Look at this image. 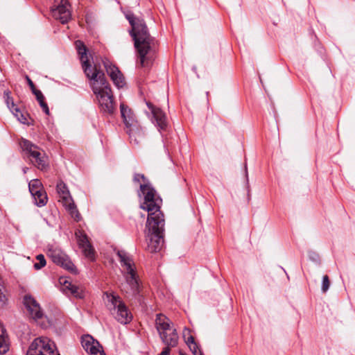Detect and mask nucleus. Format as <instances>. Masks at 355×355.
Returning a JSON list of instances; mask_svg holds the SVG:
<instances>
[{
	"mask_svg": "<svg viewBox=\"0 0 355 355\" xmlns=\"http://www.w3.org/2000/svg\"><path fill=\"white\" fill-rule=\"evenodd\" d=\"M76 46L80 55L83 71L89 80L90 86L96 96L101 111L105 114H113L114 111L113 95L109 83L105 80L104 73L98 69L96 65L92 67L87 53V47L81 41H76Z\"/></svg>",
	"mask_w": 355,
	"mask_h": 355,
	"instance_id": "nucleus-1",
	"label": "nucleus"
},
{
	"mask_svg": "<svg viewBox=\"0 0 355 355\" xmlns=\"http://www.w3.org/2000/svg\"><path fill=\"white\" fill-rule=\"evenodd\" d=\"M125 17L131 25L130 35L135 41L141 66H148L154 60L156 53V40L153 37L143 19L136 17L132 13L125 14Z\"/></svg>",
	"mask_w": 355,
	"mask_h": 355,
	"instance_id": "nucleus-2",
	"label": "nucleus"
},
{
	"mask_svg": "<svg viewBox=\"0 0 355 355\" xmlns=\"http://www.w3.org/2000/svg\"><path fill=\"white\" fill-rule=\"evenodd\" d=\"M116 254L119 258L122 267L124 268V275L127 288L123 290L128 295L135 297L139 304L143 303V295L141 293V286L139 277L136 272L132 260L124 250H118Z\"/></svg>",
	"mask_w": 355,
	"mask_h": 355,
	"instance_id": "nucleus-3",
	"label": "nucleus"
},
{
	"mask_svg": "<svg viewBox=\"0 0 355 355\" xmlns=\"http://www.w3.org/2000/svg\"><path fill=\"white\" fill-rule=\"evenodd\" d=\"M164 218H155L150 217L147 218L146 227L148 250L150 252H157L162 250L164 245Z\"/></svg>",
	"mask_w": 355,
	"mask_h": 355,
	"instance_id": "nucleus-4",
	"label": "nucleus"
},
{
	"mask_svg": "<svg viewBox=\"0 0 355 355\" xmlns=\"http://www.w3.org/2000/svg\"><path fill=\"white\" fill-rule=\"evenodd\" d=\"M140 191L144 196V201L141 204L140 207L148 211L147 218L150 217L154 219L159 218V217L164 218L160 210L162 200L160 197L157 196L156 191L150 182L141 184Z\"/></svg>",
	"mask_w": 355,
	"mask_h": 355,
	"instance_id": "nucleus-5",
	"label": "nucleus"
},
{
	"mask_svg": "<svg viewBox=\"0 0 355 355\" xmlns=\"http://www.w3.org/2000/svg\"><path fill=\"white\" fill-rule=\"evenodd\" d=\"M108 301L112 307L110 310L114 315L115 319L121 324H126L132 321V315L120 297L114 295H108Z\"/></svg>",
	"mask_w": 355,
	"mask_h": 355,
	"instance_id": "nucleus-6",
	"label": "nucleus"
},
{
	"mask_svg": "<svg viewBox=\"0 0 355 355\" xmlns=\"http://www.w3.org/2000/svg\"><path fill=\"white\" fill-rule=\"evenodd\" d=\"M26 355H60L55 344L46 337L34 339Z\"/></svg>",
	"mask_w": 355,
	"mask_h": 355,
	"instance_id": "nucleus-7",
	"label": "nucleus"
},
{
	"mask_svg": "<svg viewBox=\"0 0 355 355\" xmlns=\"http://www.w3.org/2000/svg\"><path fill=\"white\" fill-rule=\"evenodd\" d=\"M51 13L52 16L62 24L67 23L71 15L68 0H54Z\"/></svg>",
	"mask_w": 355,
	"mask_h": 355,
	"instance_id": "nucleus-8",
	"label": "nucleus"
},
{
	"mask_svg": "<svg viewBox=\"0 0 355 355\" xmlns=\"http://www.w3.org/2000/svg\"><path fill=\"white\" fill-rule=\"evenodd\" d=\"M49 256L53 263L62 268L69 270L71 273L76 274L77 269L73 262L62 250L60 249H54L49 251Z\"/></svg>",
	"mask_w": 355,
	"mask_h": 355,
	"instance_id": "nucleus-9",
	"label": "nucleus"
},
{
	"mask_svg": "<svg viewBox=\"0 0 355 355\" xmlns=\"http://www.w3.org/2000/svg\"><path fill=\"white\" fill-rule=\"evenodd\" d=\"M24 304L29 316L34 320L38 321L43 318L44 313L39 303L31 295L24 296Z\"/></svg>",
	"mask_w": 355,
	"mask_h": 355,
	"instance_id": "nucleus-10",
	"label": "nucleus"
},
{
	"mask_svg": "<svg viewBox=\"0 0 355 355\" xmlns=\"http://www.w3.org/2000/svg\"><path fill=\"white\" fill-rule=\"evenodd\" d=\"M79 248L82 249L85 256L92 261L94 260V250L90 244L87 236L78 230L75 234Z\"/></svg>",
	"mask_w": 355,
	"mask_h": 355,
	"instance_id": "nucleus-11",
	"label": "nucleus"
},
{
	"mask_svg": "<svg viewBox=\"0 0 355 355\" xmlns=\"http://www.w3.org/2000/svg\"><path fill=\"white\" fill-rule=\"evenodd\" d=\"M104 66L115 86L118 88H122L125 85V81L119 69L114 65L110 64L108 61L104 62Z\"/></svg>",
	"mask_w": 355,
	"mask_h": 355,
	"instance_id": "nucleus-12",
	"label": "nucleus"
},
{
	"mask_svg": "<svg viewBox=\"0 0 355 355\" xmlns=\"http://www.w3.org/2000/svg\"><path fill=\"white\" fill-rule=\"evenodd\" d=\"M146 105L152 113L153 123H155L159 130H165L167 127V121L165 114L158 107H155L151 103L146 102Z\"/></svg>",
	"mask_w": 355,
	"mask_h": 355,
	"instance_id": "nucleus-13",
	"label": "nucleus"
},
{
	"mask_svg": "<svg viewBox=\"0 0 355 355\" xmlns=\"http://www.w3.org/2000/svg\"><path fill=\"white\" fill-rule=\"evenodd\" d=\"M172 322L165 315L162 313H157L155 318V328L158 332L159 336L164 334L166 332L174 329L172 327Z\"/></svg>",
	"mask_w": 355,
	"mask_h": 355,
	"instance_id": "nucleus-14",
	"label": "nucleus"
},
{
	"mask_svg": "<svg viewBox=\"0 0 355 355\" xmlns=\"http://www.w3.org/2000/svg\"><path fill=\"white\" fill-rule=\"evenodd\" d=\"M60 283L63 286V289L66 292H69L73 297L78 299H83L86 296V291L82 286L73 284L71 282L64 279L61 281Z\"/></svg>",
	"mask_w": 355,
	"mask_h": 355,
	"instance_id": "nucleus-15",
	"label": "nucleus"
},
{
	"mask_svg": "<svg viewBox=\"0 0 355 355\" xmlns=\"http://www.w3.org/2000/svg\"><path fill=\"white\" fill-rule=\"evenodd\" d=\"M126 132L129 135L130 142H134L136 144H138L144 137V130L139 123H134V125L130 127H126Z\"/></svg>",
	"mask_w": 355,
	"mask_h": 355,
	"instance_id": "nucleus-16",
	"label": "nucleus"
},
{
	"mask_svg": "<svg viewBox=\"0 0 355 355\" xmlns=\"http://www.w3.org/2000/svg\"><path fill=\"white\" fill-rule=\"evenodd\" d=\"M162 343L166 347L174 348L178 346L179 343V336L176 329L166 332L159 336Z\"/></svg>",
	"mask_w": 355,
	"mask_h": 355,
	"instance_id": "nucleus-17",
	"label": "nucleus"
},
{
	"mask_svg": "<svg viewBox=\"0 0 355 355\" xmlns=\"http://www.w3.org/2000/svg\"><path fill=\"white\" fill-rule=\"evenodd\" d=\"M120 109L121 117L123 118L125 128L130 127L134 125V123H138L135 119L134 113L128 106L125 105L123 103H121Z\"/></svg>",
	"mask_w": 355,
	"mask_h": 355,
	"instance_id": "nucleus-18",
	"label": "nucleus"
},
{
	"mask_svg": "<svg viewBox=\"0 0 355 355\" xmlns=\"http://www.w3.org/2000/svg\"><path fill=\"white\" fill-rule=\"evenodd\" d=\"M19 145L23 152L28 155H41L38 147L28 139L22 138L19 141Z\"/></svg>",
	"mask_w": 355,
	"mask_h": 355,
	"instance_id": "nucleus-19",
	"label": "nucleus"
},
{
	"mask_svg": "<svg viewBox=\"0 0 355 355\" xmlns=\"http://www.w3.org/2000/svg\"><path fill=\"white\" fill-rule=\"evenodd\" d=\"M56 188L58 193L62 198V200L64 202L65 204L68 203L70 200H71V198L68 187L62 180H60L57 183Z\"/></svg>",
	"mask_w": 355,
	"mask_h": 355,
	"instance_id": "nucleus-20",
	"label": "nucleus"
},
{
	"mask_svg": "<svg viewBox=\"0 0 355 355\" xmlns=\"http://www.w3.org/2000/svg\"><path fill=\"white\" fill-rule=\"evenodd\" d=\"M48 157H32L31 162L42 171H46L49 167Z\"/></svg>",
	"mask_w": 355,
	"mask_h": 355,
	"instance_id": "nucleus-21",
	"label": "nucleus"
},
{
	"mask_svg": "<svg viewBox=\"0 0 355 355\" xmlns=\"http://www.w3.org/2000/svg\"><path fill=\"white\" fill-rule=\"evenodd\" d=\"M35 200V203L37 207H43L46 205L48 197L44 189L39 190L36 194H32Z\"/></svg>",
	"mask_w": 355,
	"mask_h": 355,
	"instance_id": "nucleus-22",
	"label": "nucleus"
},
{
	"mask_svg": "<svg viewBox=\"0 0 355 355\" xmlns=\"http://www.w3.org/2000/svg\"><path fill=\"white\" fill-rule=\"evenodd\" d=\"M186 343L193 355H203L193 336L188 337Z\"/></svg>",
	"mask_w": 355,
	"mask_h": 355,
	"instance_id": "nucleus-23",
	"label": "nucleus"
},
{
	"mask_svg": "<svg viewBox=\"0 0 355 355\" xmlns=\"http://www.w3.org/2000/svg\"><path fill=\"white\" fill-rule=\"evenodd\" d=\"M43 189L41 182L37 180H33L28 183V189L30 193L32 194H36L38 191Z\"/></svg>",
	"mask_w": 355,
	"mask_h": 355,
	"instance_id": "nucleus-24",
	"label": "nucleus"
},
{
	"mask_svg": "<svg viewBox=\"0 0 355 355\" xmlns=\"http://www.w3.org/2000/svg\"><path fill=\"white\" fill-rule=\"evenodd\" d=\"M81 344L84 349L87 351L92 345H98V342L91 336L87 335L82 337Z\"/></svg>",
	"mask_w": 355,
	"mask_h": 355,
	"instance_id": "nucleus-25",
	"label": "nucleus"
},
{
	"mask_svg": "<svg viewBox=\"0 0 355 355\" xmlns=\"http://www.w3.org/2000/svg\"><path fill=\"white\" fill-rule=\"evenodd\" d=\"M3 98L5 102L8 106V107L10 110V111L14 113L15 108L17 107L14 103V101L12 97L10 96V92L9 90H6L3 92Z\"/></svg>",
	"mask_w": 355,
	"mask_h": 355,
	"instance_id": "nucleus-26",
	"label": "nucleus"
},
{
	"mask_svg": "<svg viewBox=\"0 0 355 355\" xmlns=\"http://www.w3.org/2000/svg\"><path fill=\"white\" fill-rule=\"evenodd\" d=\"M67 209L69 211V213H70L71 217L73 218L76 221L80 220V219H81L80 214L78 210L77 209L76 206L73 202H69V205H67Z\"/></svg>",
	"mask_w": 355,
	"mask_h": 355,
	"instance_id": "nucleus-27",
	"label": "nucleus"
},
{
	"mask_svg": "<svg viewBox=\"0 0 355 355\" xmlns=\"http://www.w3.org/2000/svg\"><path fill=\"white\" fill-rule=\"evenodd\" d=\"M102 347L98 345H92L86 351L90 355H105L104 351L101 349Z\"/></svg>",
	"mask_w": 355,
	"mask_h": 355,
	"instance_id": "nucleus-28",
	"label": "nucleus"
},
{
	"mask_svg": "<svg viewBox=\"0 0 355 355\" xmlns=\"http://www.w3.org/2000/svg\"><path fill=\"white\" fill-rule=\"evenodd\" d=\"M36 259L38 262L34 263V268L35 270H40L46 266V261L43 254H40L37 255Z\"/></svg>",
	"mask_w": 355,
	"mask_h": 355,
	"instance_id": "nucleus-29",
	"label": "nucleus"
},
{
	"mask_svg": "<svg viewBox=\"0 0 355 355\" xmlns=\"http://www.w3.org/2000/svg\"><path fill=\"white\" fill-rule=\"evenodd\" d=\"M13 114L21 123L28 124L26 115L23 114L18 107L15 108Z\"/></svg>",
	"mask_w": 355,
	"mask_h": 355,
	"instance_id": "nucleus-30",
	"label": "nucleus"
},
{
	"mask_svg": "<svg viewBox=\"0 0 355 355\" xmlns=\"http://www.w3.org/2000/svg\"><path fill=\"white\" fill-rule=\"evenodd\" d=\"M330 286V281L327 275H324L322 277L321 290L322 293H326Z\"/></svg>",
	"mask_w": 355,
	"mask_h": 355,
	"instance_id": "nucleus-31",
	"label": "nucleus"
},
{
	"mask_svg": "<svg viewBox=\"0 0 355 355\" xmlns=\"http://www.w3.org/2000/svg\"><path fill=\"white\" fill-rule=\"evenodd\" d=\"M134 182H140L141 180L143 181V183H148L149 181L146 179V178L143 174L136 173L133 178Z\"/></svg>",
	"mask_w": 355,
	"mask_h": 355,
	"instance_id": "nucleus-32",
	"label": "nucleus"
},
{
	"mask_svg": "<svg viewBox=\"0 0 355 355\" xmlns=\"http://www.w3.org/2000/svg\"><path fill=\"white\" fill-rule=\"evenodd\" d=\"M33 93L35 95L36 98L39 103L44 101V96L40 90L37 89Z\"/></svg>",
	"mask_w": 355,
	"mask_h": 355,
	"instance_id": "nucleus-33",
	"label": "nucleus"
},
{
	"mask_svg": "<svg viewBox=\"0 0 355 355\" xmlns=\"http://www.w3.org/2000/svg\"><path fill=\"white\" fill-rule=\"evenodd\" d=\"M309 257L311 260H312L313 261H315V262H317L319 260L318 254L314 252H310L309 253Z\"/></svg>",
	"mask_w": 355,
	"mask_h": 355,
	"instance_id": "nucleus-34",
	"label": "nucleus"
},
{
	"mask_svg": "<svg viewBox=\"0 0 355 355\" xmlns=\"http://www.w3.org/2000/svg\"><path fill=\"white\" fill-rule=\"evenodd\" d=\"M40 105L42 108L43 111L46 114H49V109L47 104L44 101L39 103Z\"/></svg>",
	"mask_w": 355,
	"mask_h": 355,
	"instance_id": "nucleus-35",
	"label": "nucleus"
},
{
	"mask_svg": "<svg viewBox=\"0 0 355 355\" xmlns=\"http://www.w3.org/2000/svg\"><path fill=\"white\" fill-rule=\"evenodd\" d=\"M26 78L27 80L28 85L30 86V87H31V89L32 90V92H34L35 91H36L37 89H36L35 87V85L33 83V81L30 79V78L28 76H26Z\"/></svg>",
	"mask_w": 355,
	"mask_h": 355,
	"instance_id": "nucleus-36",
	"label": "nucleus"
},
{
	"mask_svg": "<svg viewBox=\"0 0 355 355\" xmlns=\"http://www.w3.org/2000/svg\"><path fill=\"white\" fill-rule=\"evenodd\" d=\"M171 347L165 346L159 355H168L171 352Z\"/></svg>",
	"mask_w": 355,
	"mask_h": 355,
	"instance_id": "nucleus-37",
	"label": "nucleus"
},
{
	"mask_svg": "<svg viewBox=\"0 0 355 355\" xmlns=\"http://www.w3.org/2000/svg\"><path fill=\"white\" fill-rule=\"evenodd\" d=\"M245 176H246V180H247V184H248V171H247V164H246V162H245Z\"/></svg>",
	"mask_w": 355,
	"mask_h": 355,
	"instance_id": "nucleus-38",
	"label": "nucleus"
},
{
	"mask_svg": "<svg viewBox=\"0 0 355 355\" xmlns=\"http://www.w3.org/2000/svg\"><path fill=\"white\" fill-rule=\"evenodd\" d=\"M26 169H27V168H24V170H23V171H24V173H26Z\"/></svg>",
	"mask_w": 355,
	"mask_h": 355,
	"instance_id": "nucleus-39",
	"label": "nucleus"
},
{
	"mask_svg": "<svg viewBox=\"0 0 355 355\" xmlns=\"http://www.w3.org/2000/svg\"><path fill=\"white\" fill-rule=\"evenodd\" d=\"M180 355H185L184 354H183L181 351L180 352Z\"/></svg>",
	"mask_w": 355,
	"mask_h": 355,
	"instance_id": "nucleus-40",
	"label": "nucleus"
}]
</instances>
